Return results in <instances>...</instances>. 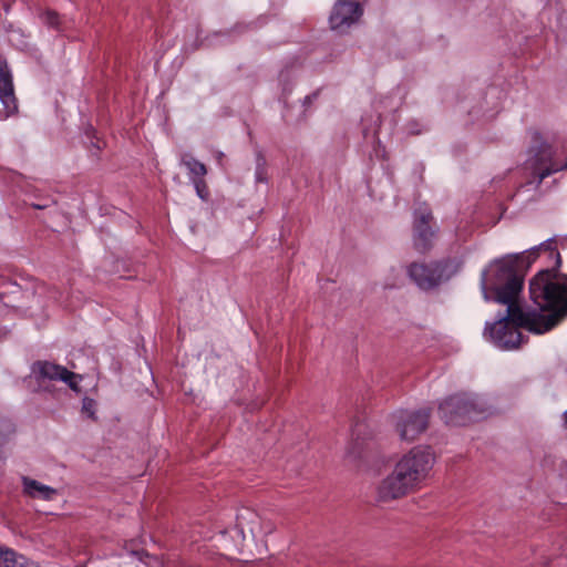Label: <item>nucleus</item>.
Here are the masks:
<instances>
[{"instance_id":"obj_21","label":"nucleus","mask_w":567,"mask_h":567,"mask_svg":"<svg viewBox=\"0 0 567 567\" xmlns=\"http://www.w3.org/2000/svg\"><path fill=\"white\" fill-rule=\"evenodd\" d=\"M32 207L35 208V209H44L48 207L47 204H32Z\"/></svg>"},{"instance_id":"obj_3","label":"nucleus","mask_w":567,"mask_h":567,"mask_svg":"<svg viewBox=\"0 0 567 567\" xmlns=\"http://www.w3.org/2000/svg\"><path fill=\"white\" fill-rule=\"evenodd\" d=\"M529 256L508 255L495 260L482 272L481 288L485 300L509 307V313L522 318L518 296L523 288V271L528 267Z\"/></svg>"},{"instance_id":"obj_4","label":"nucleus","mask_w":567,"mask_h":567,"mask_svg":"<svg viewBox=\"0 0 567 567\" xmlns=\"http://www.w3.org/2000/svg\"><path fill=\"white\" fill-rule=\"evenodd\" d=\"M554 155L553 146L539 133L534 132L532 134V145L523 164V171L530 177L526 184L536 181V187H539L546 177L567 168V162L560 165L554 161Z\"/></svg>"},{"instance_id":"obj_20","label":"nucleus","mask_w":567,"mask_h":567,"mask_svg":"<svg viewBox=\"0 0 567 567\" xmlns=\"http://www.w3.org/2000/svg\"><path fill=\"white\" fill-rule=\"evenodd\" d=\"M317 95H318V92L313 93L312 95L306 96L305 104H311L312 103V99L316 97Z\"/></svg>"},{"instance_id":"obj_22","label":"nucleus","mask_w":567,"mask_h":567,"mask_svg":"<svg viewBox=\"0 0 567 567\" xmlns=\"http://www.w3.org/2000/svg\"><path fill=\"white\" fill-rule=\"evenodd\" d=\"M564 420H565V423L567 424V411L564 412Z\"/></svg>"},{"instance_id":"obj_24","label":"nucleus","mask_w":567,"mask_h":567,"mask_svg":"<svg viewBox=\"0 0 567 567\" xmlns=\"http://www.w3.org/2000/svg\"><path fill=\"white\" fill-rule=\"evenodd\" d=\"M223 156V153H218V159H220Z\"/></svg>"},{"instance_id":"obj_17","label":"nucleus","mask_w":567,"mask_h":567,"mask_svg":"<svg viewBox=\"0 0 567 567\" xmlns=\"http://www.w3.org/2000/svg\"><path fill=\"white\" fill-rule=\"evenodd\" d=\"M192 183L194 184L197 195L202 199L206 200L209 196V192H208V187H207L205 179H198V181H195Z\"/></svg>"},{"instance_id":"obj_6","label":"nucleus","mask_w":567,"mask_h":567,"mask_svg":"<svg viewBox=\"0 0 567 567\" xmlns=\"http://www.w3.org/2000/svg\"><path fill=\"white\" fill-rule=\"evenodd\" d=\"M393 417L395 420V430L400 439L405 442H413L427 429L430 410H401L398 411Z\"/></svg>"},{"instance_id":"obj_11","label":"nucleus","mask_w":567,"mask_h":567,"mask_svg":"<svg viewBox=\"0 0 567 567\" xmlns=\"http://www.w3.org/2000/svg\"><path fill=\"white\" fill-rule=\"evenodd\" d=\"M0 101L4 106H16L12 73L7 60L0 58Z\"/></svg>"},{"instance_id":"obj_19","label":"nucleus","mask_w":567,"mask_h":567,"mask_svg":"<svg viewBox=\"0 0 567 567\" xmlns=\"http://www.w3.org/2000/svg\"><path fill=\"white\" fill-rule=\"evenodd\" d=\"M19 109H2L0 110V120H4L9 116L17 115Z\"/></svg>"},{"instance_id":"obj_23","label":"nucleus","mask_w":567,"mask_h":567,"mask_svg":"<svg viewBox=\"0 0 567 567\" xmlns=\"http://www.w3.org/2000/svg\"><path fill=\"white\" fill-rule=\"evenodd\" d=\"M557 262L560 264V255L557 252Z\"/></svg>"},{"instance_id":"obj_14","label":"nucleus","mask_w":567,"mask_h":567,"mask_svg":"<svg viewBox=\"0 0 567 567\" xmlns=\"http://www.w3.org/2000/svg\"><path fill=\"white\" fill-rule=\"evenodd\" d=\"M181 163L188 169L189 178L192 182L204 179L207 174V168L204 163L197 161L189 154H183Z\"/></svg>"},{"instance_id":"obj_9","label":"nucleus","mask_w":567,"mask_h":567,"mask_svg":"<svg viewBox=\"0 0 567 567\" xmlns=\"http://www.w3.org/2000/svg\"><path fill=\"white\" fill-rule=\"evenodd\" d=\"M408 272L410 278L424 290L436 287L442 279V270L437 265L412 264Z\"/></svg>"},{"instance_id":"obj_13","label":"nucleus","mask_w":567,"mask_h":567,"mask_svg":"<svg viewBox=\"0 0 567 567\" xmlns=\"http://www.w3.org/2000/svg\"><path fill=\"white\" fill-rule=\"evenodd\" d=\"M0 567H39V565L11 548L0 546Z\"/></svg>"},{"instance_id":"obj_8","label":"nucleus","mask_w":567,"mask_h":567,"mask_svg":"<svg viewBox=\"0 0 567 567\" xmlns=\"http://www.w3.org/2000/svg\"><path fill=\"white\" fill-rule=\"evenodd\" d=\"M363 14L360 2L354 0H338L334 2L329 16L332 30H343L357 23Z\"/></svg>"},{"instance_id":"obj_15","label":"nucleus","mask_w":567,"mask_h":567,"mask_svg":"<svg viewBox=\"0 0 567 567\" xmlns=\"http://www.w3.org/2000/svg\"><path fill=\"white\" fill-rule=\"evenodd\" d=\"M41 20L45 25L54 30H60L61 21L60 16L56 11L47 9L40 14Z\"/></svg>"},{"instance_id":"obj_5","label":"nucleus","mask_w":567,"mask_h":567,"mask_svg":"<svg viewBox=\"0 0 567 567\" xmlns=\"http://www.w3.org/2000/svg\"><path fill=\"white\" fill-rule=\"evenodd\" d=\"M439 412L441 419L449 425H466L485 414L483 402L468 394H456L444 400Z\"/></svg>"},{"instance_id":"obj_18","label":"nucleus","mask_w":567,"mask_h":567,"mask_svg":"<svg viewBox=\"0 0 567 567\" xmlns=\"http://www.w3.org/2000/svg\"><path fill=\"white\" fill-rule=\"evenodd\" d=\"M94 405H95V403L92 399L85 398L83 400L82 410L84 412H86L90 416H93L94 415Z\"/></svg>"},{"instance_id":"obj_12","label":"nucleus","mask_w":567,"mask_h":567,"mask_svg":"<svg viewBox=\"0 0 567 567\" xmlns=\"http://www.w3.org/2000/svg\"><path fill=\"white\" fill-rule=\"evenodd\" d=\"M23 489L32 498L51 501L58 495V491L35 480L23 477Z\"/></svg>"},{"instance_id":"obj_10","label":"nucleus","mask_w":567,"mask_h":567,"mask_svg":"<svg viewBox=\"0 0 567 567\" xmlns=\"http://www.w3.org/2000/svg\"><path fill=\"white\" fill-rule=\"evenodd\" d=\"M432 219V213L427 209L419 210L415 214L414 246L420 251H425L431 246L432 238L434 237V230L430 226Z\"/></svg>"},{"instance_id":"obj_1","label":"nucleus","mask_w":567,"mask_h":567,"mask_svg":"<svg viewBox=\"0 0 567 567\" xmlns=\"http://www.w3.org/2000/svg\"><path fill=\"white\" fill-rule=\"evenodd\" d=\"M529 295L537 310L524 311L516 318L506 309V316L485 327V334L501 349H516L523 342L519 328L544 333L567 315V277L553 270L539 271L529 282Z\"/></svg>"},{"instance_id":"obj_7","label":"nucleus","mask_w":567,"mask_h":567,"mask_svg":"<svg viewBox=\"0 0 567 567\" xmlns=\"http://www.w3.org/2000/svg\"><path fill=\"white\" fill-rule=\"evenodd\" d=\"M32 374L39 384L44 381H62L73 391H80L79 383L82 377L68 370L65 367L50 361H37L31 368Z\"/></svg>"},{"instance_id":"obj_2","label":"nucleus","mask_w":567,"mask_h":567,"mask_svg":"<svg viewBox=\"0 0 567 567\" xmlns=\"http://www.w3.org/2000/svg\"><path fill=\"white\" fill-rule=\"evenodd\" d=\"M435 455L429 446H415L403 454L377 488L379 502L402 498L421 488L430 477Z\"/></svg>"},{"instance_id":"obj_16","label":"nucleus","mask_w":567,"mask_h":567,"mask_svg":"<svg viewBox=\"0 0 567 567\" xmlns=\"http://www.w3.org/2000/svg\"><path fill=\"white\" fill-rule=\"evenodd\" d=\"M14 432V426L10 420L0 415V444Z\"/></svg>"}]
</instances>
